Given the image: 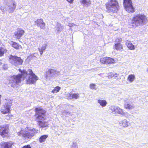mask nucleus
<instances>
[{
	"label": "nucleus",
	"mask_w": 148,
	"mask_h": 148,
	"mask_svg": "<svg viewBox=\"0 0 148 148\" xmlns=\"http://www.w3.org/2000/svg\"><path fill=\"white\" fill-rule=\"evenodd\" d=\"M18 71L21 74H19L16 75H13L10 76L9 79V83L11 87L13 88H17L19 83L24 80L28 75L27 72L25 70H22L18 69Z\"/></svg>",
	"instance_id": "1"
},
{
	"label": "nucleus",
	"mask_w": 148,
	"mask_h": 148,
	"mask_svg": "<svg viewBox=\"0 0 148 148\" xmlns=\"http://www.w3.org/2000/svg\"><path fill=\"white\" fill-rule=\"evenodd\" d=\"M147 22V20L144 15L137 14L134 16L132 18H130L128 22L130 28H135L138 26H142Z\"/></svg>",
	"instance_id": "2"
},
{
	"label": "nucleus",
	"mask_w": 148,
	"mask_h": 148,
	"mask_svg": "<svg viewBox=\"0 0 148 148\" xmlns=\"http://www.w3.org/2000/svg\"><path fill=\"white\" fill-rule=\"evenodd\" d=\"M106 6L109 12L116 13L119 9L118 2L116 0H109L106 4Z\"/></svg>",
	"instance_id": "3"
},
{
	"label": "nucleus",
	"mask_w": 148,
	"mask_h": 148,
	"mask_svg": "<svg viewBox=\"0 0 148 148\" xmlns=\"http://www.w3.org/2000/svg\"><path fill=\"white\" fill-rule=\"evenodd\" d=\"M37 133V130L33 128L30 130L28 132H26L23 129H21L19 132H17V135L27 139L31 138Z\"/></svg>",
	"instance_id": "4"
},
{
	"label": "nucleus",
	"mask_w": 148,
	"mask_h": 148,
	"mask_svg": "<svg viewBox=\"0 0 148 148\" xmlns=\"http://www.w3.org/2000/svg\"><path fill=\"white\" fill-rule=\"evenodd\" d=\"M110 112L114 114H118L126 117L130 116V114L127 112H124L123 109L117 106L112 105L109 107Z\"/></svg>",
	"instance_id": "5"
},
{
	"label": "nucleus",
	"mask_w": 148,
	"mask_h": 148,
	"mask_svg": "<svg viewBox=\"0 0 148 148\" xmlns=\"http://www.w3.org/2000/svg\"><path fill=\"white\" fill-rule=\"evenodd\" d=\"M29 76L26 80L27 84H34L38 79V78L33 72L32 70L29 69L27 70Z\"/></svg>",
	"instance_id": "6"
},
{
	"label": "nucleus",
	"mask_w": 148,
	"mask_h": 148,
	"mask_svg": "<svg viewBox=\"0 0 148 148\" xmlns=\"http://www.w3.org/2000/svg\"><path fill=\"white\" fill-rule=\"evenodd\" d=\"M34 111L35 112V116H37L36 119L38 120H45L46 118L43 116H45L46 111L42 107H35L34 108Z\"/></svg>",
	"instance_id": "7"
},
{
	"label": "nucleus",
	"mask_w": 148,
	"mask_h": 148,
	"mask_svg": "<svg viewBox=\"0 0 148 148\" xmlns=\"http://www.w3.org/2000/svg\"><path fill=\"white\" fill-rule=\"evenodd\" d=\"M9 60L10 62L15 66L21 65L23 62V60L21 57L15 56L10 55Z\"/></svg>",
	"instance_id": "8"
},
{
	"label": "nucleus",
	"mask_w": 148,
	"mask_h": 148,
	"mask_svg": "<svg viewBox=\"0 0 148 148\" xmlns=\"http://www.w3.org/2000/svg\"><path fill=\"white\" fill-rule=\"evenodd\" d=\"M9 128L8 126L3 125L0 126V135L3 138L9 136Z\"/></svg>",
	"instance_id": "9"
},
{
	"label": "nucleus",
	"mask_w": 148,
	"mask_h": 148,
	"mask_svg": "<svg viewBox=\"0 0 148 148\" xmlns=\"http://www.w3.org/2000/svg\"><path fill=\"white\" fill-rule=\"evenodd\" d=\"M123 5L126 10L129 12H133L134 9L131 0H124Z\"/></svg>",
	"instance_id": "10"
},
{
	"label": "nucleus",
	"mask_w": 148,
	"mask_h": 148,
	"mask_svg": "<svg viewBox=\"0 0 148 148\" xmlns=\"http://www.w3.org/2000/svg\"><path fill=\"white\" fill-rule=\"evenodd\" d=\"M11 104L10 103L5 104L1 108V111L2 114H5L10 112Z\"/></svg>",
	"instance_id": "11"
},
{
	"label": "nucleus",
	"mask_w": 148,
	"mask_h": 148,
	"mask_svg": "<svg viewBox=\"0 0 148 148\" xmlns=\"http://www.w3.org/2000/svg\"><path fill=\"white\" fill-rule=\"evenodd\" d=\"M25 32V31L20 28H17L16 31L14 33V36L15 38L19 39L23 35Z\"/></svg>",
	"instance_id": "12"
},
{
	"label": "nucleus",
	"mask_w": 148,
	"mask_h": 148,
	"mask_svg": "<svg viewBox=\"0 0 148 148\" xmlns=\"http://www.w3.org/2000/svg\"><path fill=\"white\" fill-rule=\"evenodd\" d=\"M35 24L41 29H44L45 28V23L42 18L37 19L35 21Z\"/></svg>",
	"instance_id": "13"
},
{
	"label": "nucleus",
	"mask_w": 148,
	"mask_h": 148,
	"mask_svg": "<svg viewBox=\"0 0 148 148\" xmlns=\"http://www.w3.org/2000/svg\"><path fill=\"white\" fill-rule=\"evenodd\" d=\"M132 101L133 100L130 99L126 101L124 105L125 108L130 110L134 108L135 106L132 104Z\"/></svg>",
	"instance_id": "14"
},
{
	"label": "nucleus",
	"mask_w": 148,
	"mask_h": 148,
	"mask_svg": "<svg viewBox=\"0 0 148 148\" xmlns=\"http://www.w3.org/2000/svg\"><path fill=\"white\" fill-rule=\"evenodd\" d=\"M13 145V143L10 141L3 142L0 143L1 148H12Z\"/></svg>",
	"instance_id": "15"
},
{
	"label": "nucleus",
	"mask_w": 148,
	"mask_h": 148,
	"mask_svg": "<svg viewBox=\"0 0 148 148\" xmlns=\"http://www.w3.org/2000/svg\"><path fill=\"white\" fill-rule=\"evenodd\" d=\"M56 71L53 69H50L48 70L45 73V77L46 78H47L49 77H51L52 75L56 73Z\"/></svg>",
	"instance_id": "16"
},
{
	"label": "nucleus",
	"mask_w": 148,
	"mask_h": 148,
	"mask_svg": "<svg viewBox=\"0 0 148 148\" xmlns=\"http://www.w3.org/2000/svg\"><path fill=\"white\" fill-rule=\"evenodd\" d=\"M79 97V94L78 93H69V97L70 99H77Z\"/></svg>",
	"instance_id": "17"
},
{
	"label": "nucleus",
	"mask_w": 148,
	"mask_h": 148,
	"mask_svg": "<svg viewBox=\"0 0 148 148\" xmlns=\"http://www.w3.org/2000/svg\"><path fill=\"white\" fill-rule=\"evenodd\" d=\"M7 51V50L5 48L0 47V57L3 56Z\"/></svg>",
	"instance_id": "18"
},
{
	"label": "nucleus",
	"mask_w": 148,
	"mask_h": 148,
	"mask_svg": "<svg viewBox=\"0 0 148 148\" xmlns=\"http://www.w3.org/2000/svg\"><path fill=\"white\" fill-rule=\"evenodd\" d=\"M12 46L14 49L17 50H18L19 49H21L22 48V46L17 43L13 41H12Z\"/></svg>",
	"instance_id": "19"
},
{
	"label": "nucleus",
	"mask_w": 148,
	"mask_h": 148,
	"mask_svg": "<svg viewBox=\"0 0 148 148\" xmlns=\"http://www.w3.org/2000/svg\"><path fill=\"white\" fill-rule=\"evenodd\" d=\"M128 122L126 119H124L119 122V124L121 126L126 127L128 126Z\"/></svg>",
	"instance_id": "20"
},
{
	"label": "nucleus",
	"mask_w": 148,
	"mask_h": 148,
	"mask_svg": "<svg viewBox=\"0 0 148 148\" xmlns=\"http://www.w3.org/2000/svg\"><path fill=\"white\" fill-rule=\"evenodd\" d=\"M38 125L42 127H48V124L45 122H42V121L39 120L38 121Z\"/></svg>",
	"instance_id": "21"
},
{
	"label": "nucleus",
	"mask_w": 148,
	"mask_h": 148,
	"mask_svg": "<svg viewBox=\"0 0 148 148\" xmlns=\"http://www.w3.org/2000/svg\"><path fill=\"white\" fill-rule=\"evenodd\" d=\"M48 136L47 135H43L40 136L39 139V141L40 143L44 142L47 138Z\"/></svg>",
	"instance_id": "22"
},
{
	"label": "nucleus",
	"mask_w": 148,
	"mask_h": 148,
	"mask_svg": "<svg viewBox=\"0 0 148 148\" xmlns=\"http://www.w3.org/2000/svg\"><path fill=\"white\" fill-rule=\"evenodd\" d=\"M113 48L117 50H120L123 49V46L121 44H114Z\"/></svg>",
	"instance_id": "23"
},
{
	"label": "nucleus",
	"mask_w": 148,
	"mask_h": 148,
	"mask_svg": "<svg viewBox=\"0 0 148 148\" xmlns=\"http://www.w3.org/2000/svg\"><path fill=\"white\" fill-rule=\"evenodd\" d=\"M97 102L102 107H105L107 104L106 101L104 100L99 99L97 101Z\"/></svg>",
	"instance_id": "24"
},
{
	"label": "nucleus",
	"mask_w": 148,
	"mask_h": 148,
	"mask_svg": "<svg viewBox=\"0 0 148 148\" xmlns=\"http://www.w3.org/2000/svg\"><path fill=\"white\" fill-rule=\"evenodd\" d=\"M126 45L127 47L131 50H134V47L132 43L129 41H127L126 42Z\"/></svg>",
	"instance_id": "25"
},
{
	"label": "nucleus",
	"mask_w": 148,
	"mask_h": 148,
	"mask_svg": "<svg viewBox=\"0 0 148 148\" xmlns=\"http://www.w3.org/2000/svg\"><path fill=\"white\" fill-rule=\"evenodd\" d=\"M47 45L46 44H45L44 45H42L41 47L38 48V50L40 52L41 55L42 54L43 52L45 50Z\"/></svg>",
	"instance_id": "26"
},
{
	"label": "nucleus",
	"mask_w": 148,
	"mask_h": 148,
	"mask_svg": "<svg viewBox=\"0 0 148 148\" xmlns=\"http://www.w3.org/2000/svg\"><path fill=\"white\" fill-rule=\"evenodd\" d=\"M115 62V60L114 59L110 57L107 58L106 64H112L114 63Z\"/></svg>",
	"instance_id": "27"
},
{
	"label": "nucleus",
	"mask_w": 148,
	"mask_h": 148,
	"mask_svg": "<svg viewBox=\"0 0 148 148\" xmlns=\"http://www.w3.org/2000/svg\"><path fill=\"white\" fill-rule=\"evenodd\" d=\"M135 79V76L133 74L129 75L127 78V80L130 82H132Z\"/></svg>",
	"instance_id": "28"
},
{
	"label": "nucleus",
	"mask_w": 148,
	"mask_h": 148,
	"mask_svg": "<svg viewBox=\"0 0 148 148\" xmlns=\"http://www.w3.org/2000/svg\"><path fill=\"white\" fill-rule=\"evenodd\" d=\"M80 2L81 3L85 5H88L90 4V0H81Z\"/></svg>",
	"instance_id": "29"
},
{
	"label": "nucleus",
	"mask_w": 148,
	"mask_h": 148,
	"mask_svg": "<svg viewBox=\"0 0 148 148\" xmlns=\"http://www.w3.org/2000/svg\"><path fill=\"white\" fill-rule=\"evenodd\" d=\"M60 89L61 88L60 87L58 86H56L52 90L51 92L53 93L58 92L59 91Z\"/></svg>",
	"instance_id": "30"
},
{
	"label": "nucleus",
	"mask_w": 148,
	"mask_h": 148,
	"mask_svg": "<svg viewBox=\"0 0 148 148\" xmlns=\"http://www.w3.org/2000/svg\"><path fill=\"white\" fill-rule=\"evenodd\" d=\"M118 75L116 73L114 74L113 73H110L108 75V76L109 78H112V77H114L115 78V77H117Z\"/></svg>",
	"instance_id": "31"
},
{
	"label": "nucleus",
	"mask_w": 148,
	"mask_h": 148,
	"mask_svg": "<svg viewBox=\"0 0 148 148\" xmlns=\"http://www.w3.org/2000/svg\"><path fill=\"white\" fill-rule=\"evenodd\" d=\"M122 41V39L120 37H118L116 38L114 44H121Z\"/></svg>",
	"instance_id": "32"
},
{
	"label": "nucleus",
	"mask_w": 148,
	"mask_h": 148,
	"mask_svg": "<svg viewBox=\"0 0 148 148\" xmlns=\"http://www.w3.org/2000/svg\"><path fill=\"white\" fill-rule=\"evenodd\" d=\"M107 58H101L100 59V62L103 64H106Z\"/></svg>",
	"instance_id": "33"
},
{
	"label": "nucleus",
	"mask_w": 148,
	"mask_h": 148,
	"mask_svg": "<svg viewBox=\"0 0 148 148\" xmlns=\"http://www.w3.org/2000/svg\"><path fill=\"white\" fill-rule=\"evenodd\" d=\"M12 5H13V7L12 8L10 6L9 7H10L9 9L10 10L13 11L14 10V9L16 7V5L14 3H13L12 4Z\"/></svg>",
	"instance_id": "34"
},
{
	"label": "nucleus",
	"mask_w": 148,
	"mask_h": 148,
	"mask_svg": "<svg viewBox=\"0 0 148 148\" xmlns=\"http://www.w3.org/2000/svg\"><path fill=\"white\" fill-rule=\"evenodd\" d=\"M22 148H32L30 145H27L23 146Z\"/></svg>",
	"instance_id": "35"
},
{
	"label": "nucleus",
	"mask_w": 148,
	"mask_h": 148,
	"mask_svg": "<svg viewBox=\"0 0 148 148\" xmlns=\"http://www.w3.org/2000/svg\"><path fill=\"white\" fill-rule=\"evenodd\" d=\"M3 69L5 70H6L8 69V67L5 64L2 67Z\"/></svg>",
	"instance_id": "36"
},
{
	"label": "nucleus",
	"mask_w": 148,
	"mask_h": 148,
	"mask_svg": "<svg viewBox=\"0 0 148 148\" xmlns=\"http://www.w3.org/2000/svg\"><path fill=\"white\" fill-rule=\"evenodd\" d=\"M68 2L71 4L73 3L74 0H66Z\"/></svg>",
	"instance_id": "37"
},
{
	"label": "nucleus",
	"mask_w": 148,
	"mask_h": 148,
	"mask_svg": "<svg viewBox=\"0 0 148 148\" xmlns=\"http://www.w3.org/2000/svg\"><path fill=\"white\" fill-rule=\"evenodd\" d=\"M93 89H94L95 88L94 86H95V84H93Z\"/></svg>",
	"instance_id": "38"
},
{
	"label": "nucleus",
	"mask_w": 148,
	"mask_h": 148,
	"mask_svg": "<svg viewBox=\"0 0 148 148\" xmlns=\"http://www.w3.org/2000/svg\"><path fill=\"white\" fill-rule=\"evenodd\" d=\"M2 64V63L1 62H0V64Z\"/></svg>",
	"instance_id": "39"
}]
</instances>
